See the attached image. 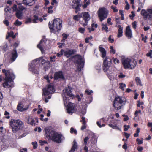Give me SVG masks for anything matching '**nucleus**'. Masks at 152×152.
<instances>
[{"mask_svg": "<svg viewBox=\"0 0 152 152\" xmlns=\"http://www.w3.org/2000/svg\"><path fill=\"white\" fill-rule=\"evenodd\" d=\"M152 50H150L146 54V56L148 57H149L150 58H152Z\"/></svg>", "mask_w": 152, "mask_h": 152, "instance_id": "nucleus-44", "label": "nucleus"}, {"mask_svg": "<svg viewBox=\"0 0 152 152\" xmlns=\"http://www.w3.org/2000/svg\"><path fill=\"white\" fill-rule=\"evenodd\" d=\"M47 40V39L43 38L41 40L39 43L37 45V48L40 50L42 54L45 53V50L44 49L46 48L47 46L46 42Z\"/></svg>", "mask_w": 152, "mask_h": 152, "instance_id": "nucleus-11", "label": "nucleus"}, {"mask_svg": "<svg viewBox=\"0 0 152 152\" xmlns=\"http://www.w3.org/2000/svg\"><path fill=\"white\" fill-rule=\"evenodd\" d=\"M123 117H125L124 118V119H123V121H126L129 120V118L127 115H123Z\"/></svg>", "mask_w": 152, "mask_h": 152, "instance_id": "nucleus-62", "label": "nucleus"}, {"mask_svg": "<svg viewBox=\"0 0 152 152\" xmlns=\"http://www.w3.org/2000/svg\"><path fill=\"white\" fill-rule=\"evenodd\" d=\"M16 12L15 15L16 17L19 19H22L23 12L18 11H17Z\"/></svg>", "mask_w": 152, "mask_h": 152, "instance_id": "nucleus-28", "label": "nucleus"}, {"mask_svg": "<svg viewBox=\"0 0 152 152\" xmlns=\"http://www.w3.org/2000/svg\"><path fill=\"white\" fill-rule=\"evenodd\" d=\"M34 0H23V3L26 5L31 6L33 4Z\"/></svg>", "mask_w": 152, "mask_h": 152, "instance_id": "nucleus-26", "label": "nucleus"}, {"mask_svg": "<svg viewBox=\"0 0 152 152\" xmlns=\"http://www.w3.org/2000/svg\"><path fill=\"white\" fill-rule=\"evenodd\" d=\"M73 19L74 20H78V16L77 15H74L73 17Z\"/></svg>", "mask_w": 152, "mask_h": 152, "instance_id": "nucleus-63", "label": "nucleus"}, {"mask_svg": "<svg viewBox=\"0 0 152 152\" xmlns=\"http://www.w3.org/2000/svg\"><path fill=\"white\" fill-rule=\"evenodd\" d=\"M110 7L113 10V12H116L118 11V10L117 9L116 7H114L113 5H112Z\"/></svg>", "mask_w": 152, "mask_h": 152, "instance_id": "nucleus-39", "label": "nucleus"}, {"mask_svg": "<svg viewBox=\"0 0 152 152\" xmlns=\"http://www.w3.org/2000/svg\"><path fill=\"white\" fill-rule=\"evenodd\" d=\"M85 29L82 27H80L78 28V31L81 34H84L85 32Z\"/></svg>", "mask_w": 152, "mask_h": 152, "instance_id": "nucleus-37", "label": "nucleus"}, {"mask_svg": "<svg viewBox=\"0 0 152 152\" xmlns=\"http://www.w3.org/2000/svg\"><path fill=\"white\" fill-rule=\"evenodd\" d=\"M119 86L120 88L123 91L124 90V88L126 86L125 84H124L123 83H120Z\"/></svg>", "mask_w": 152, "mask_h": 152, "instance_id": "nucleus-35", "label": "nucleus"}, {"mask_svg": "<svg viewBox=\"0 0 152 152\" xmlns=\"http://www.w3.org/2000/svg\"><path fill=\"white\" fill-rule=\"evenodd\" d=\"M43 79L46 80L47 83H50V80L49 79V77L48 75H45L43 77Z\"/></svg>", "mask_w": 152, "mask_h": 152, "instance_id": "nucleus-34", "label": "nucleus"}, {"mask_svg": "<svg viewBox=\"0 0 152 152\" xmlns=\"http://www.w3.org/2000/svg\"><path fill=\"white\" fill-rule=\"evenodd\" d=\"M56 57V56L55 55L53 56H50V62H54L55 61V59Z\"/></svg>", "mask_w": 152, "mask_h": 152, "instance_id": "nucleus-48", "label": "nucleus"}, {"mask_svg": "<svg viewBox=\"0 0 152 152\" xmlns=\"http://www.w3.org/2000/svg\"><path fill=\"white\" fill-rule=\"evenodd\" d=\"M124 68L125 69H133L136 66L137 62L133 58H128L122 59L121 61Z\"/></svg>", "mask_w": 152, "mask_h": 152, "instance_id": "nucleus-3", "label": "nucleus"}, {"mask_svg": "<svg viewBox=\"0 0 152 152\" xmlns=\"http://www.w3.org/2000/svg\"><path fill=\"white\" fill-rule=\"evenodd\" d=\"M118 27V33L117 37L118 38H119L123 35V28L120 25H119Z\"/></svg>", "mask_w": 152, "mask_h": 152, "instance_id": "nucleus-24", "label": "nucleus"}, {"mask_svg": "<svg viewBox=\"0 0 152 152\" xmlns=\"http://www.w3.org/2000/svg\"><path fill=\"white\" fill-rule=\"evenodd\" d=\"M17 11L23 12V11L25 9L24 7L22 6H18V7Z\"/></svg>", "mask_w": 152, "mask_h": 152, "instance_id": "nucleus-36", "label": "nucleus"}, {"mask_svg": "<svg viewBox=\"0 0 152 152\" xmlns=\"http://www.w3.org/2000/svg\"><path fill=\"white\" fill-rule=\"evenodd\" d=\"M22 104L21 103H19L18 104L17 106V109L19 111L23 112V107L21 105Z\"/></svg>", "mask_w": 152, "mask_h": 152, "instance_id": "nucleus-31", "label": "nucleus"}, {"mask_svg": "<svg viewBox=\"0 0 152 152\" xmlns=\"http://www.w3.org/2000/svg\"><path fill=\"white\" fill-rule=\"evenodd\" d=\"M81 5L80 4H73L72 5V8L75 10V12L76 13L80 10V7Z\"/></svg>", "mask_w": 152, "mask_h": 152, "instance_id": "nucleus-20", "label": "nucleus"}, {"mask_svg": "<svg viewBox=\"0 0 152 152\" xmlns=\"http://www.w3.org/2000/svg\"><path fill=\"white\" fill-rule=\"evenodd\" d=\"M11 55L12 56L10 58L11 61L14 62L18 56V54L16 48H14L11 52Z\"/></svg>", "mask_w": 152, "mask_h": 152, "instance_id": "nucleus-15", "label": "nucleus"}, {"mask_svg": "<svg viewBox=\"0 0 152 152\" xmlns=\"http://www.w3.org/2000/svg\"><path fill=\"white\" fill-rule=\"evenodd\" d=\"M85 92L86 94H87L88 95H90L91 93H93V91L91 90L90 91L86 90L85 91Z\"/></svg>", "mask_w": 152, "mask_h": 152, "instance_id": "nucleus-49", "label": "nucleus"}, {"mask_svg": "<svg viewBox=\"0 0 152 152\" xmlns=\"http://www.w3.org/2000/svg\"><path fill=\"white\" fill-rule=\"evenodd\" d=\"M126 102V101L124 100L122 97L118 96L115 97L114 99L113 104L114 109L116 110L121 109Z\"/></svg>", "mask_w": 152, "mask_h": 152, "instance_id": "nucleus-5", "label": "nucleus"}, {"mask_svg": "<svg viewBox=\"0 0 152 152\" xmlns=\"http://www.w3.org/2000/svg\"><path fill=\"white\" fill-rule=\"evenodd\" d=\"M55 91L54 86L52 83H50L43 90V95L45 96L48 95L53 93Z\"/></svg>", "mask_w": 152, "mask_h": 152, "instance_id": "nucleus-8", "label": "nucleus"}, {"mask_svg": "<svg viewBox=\"0 0 152 152\" xmlns=\"http://www.w3.org/2000/svg\"><path fill=\"white\" fill-rule=\"evenodd\" d=\"M34 122H35L34 120L33 119H32V118H31V121H30V124L32 126H34L35 125V123Z\"/></svg>", "mask_w": 152, "mask_h": 152, "instance_id": "nucleus-59", "label": "nucleus"}, {"mask_svg": "<svg viewBox=\"0 0 152 152\" xmlns=\"http://www.w3.org/2000/svg\"><path fill=\"white\" fill-rule=\"evenodd\" d=\"M11 10V8L9 6H7L4 9V11L6 12H9Z\"/></svg>", "mask_w": 152, "mask_h": 152, "instance_id": "nucleus-54", "label": "nucleus"}, {"mask_svg": "<svg viewBox=\"0 0 152 152\" xmlns=\"http://www.w3.org/2000/svg\"><path fill=\"white\" fill-rule=\"evenodd\" d=\"M135 81L137 86H142L143 85L142 84L141 80L139 77H136L135 78Z\"/></svg>", "mask_w": 152, "mask_h": 152, "instance_id": "nucleus-27", "label": "nucleus"}, {"mask_svg": "<svg viewBox=\"0 0 152 152\" xmlns=\"http://www.w3.org/2000/svg\"><path fill=\"white\" fill-rule=\"evenodd\" d=\"M4 115L6 116V118L9 119L10 118L9 116L10 113L7 111H5L4 113Z\"/></svg>", "mask_w": 152, "mask_h": 152, "instance_id": "nucleus-47", "label": "nucleus"}, {"mask_svg": "<svg viewBox=\"0 0 152 152\" xmlns=\"http://www.w3.org/2000/svg\"><path fill=\"white\" fill-rule=\"evenodd\" d=\"M76 52V51L75 49H68L67 51H64V56L67 58H69L70 56L74 54Z\"/></svg>", "mask_w": 152, "mask_h": 152, "instance_id": "nucleus-16", "label": "nucleus"}, {"mask_svg": "<svg viewBox=\"0 0 152 152\" xmlns=\"http://www.w3.org/2000/svg\"><path fill=\"white\" fill-rule=\"evenodd\" d=\"M78 59L75 61V63L77 64V70L80 72L82 69L84 67L85 62V60L83 59L80 55H77Z\"/></svg>", "mask_w": 152, "mask_h": 152, "instance_id": "nucleus-9", "label": "nucleus"}, {"mask_svg": "<svg viewBox=\"0 0 152 152\" xmlns=\"http://www.w3.org/2000/svg\"><path fill=\"white\" fill-rule=\"evenodd\" d=\"M39 142L40 143V145L41 146H43L45 144H47V142L45 140L42 141L40 140L39 141Z\"/></svg>", "mask_w": 152, "mask_h": 152, "instance_id": "nucleus-42", "label": "nucleus"}, {"mask_svg": "<svg viewBox=\"0 0 152 152\" xmlns=\"http://www.w3.org/2000/svg\"><path fill=\"white\" fill-rule=\"evenodd\" d=\"M48 137L50 139L58 143L61 142V134H49Z\"/></svg>", "mask_w": 152, "mask_h": 152, "instance_id": "nucleus-10", "label": "nucleus"}, {"mask_svg": "<svg viewBox=\"0 0 152 152\" xmlns=\"http://www.w3.org/2000/svg\"><path fill=\"white\" fill-rule=\"evenodd\" d=\"M73 143V144L69 152H74L75 150L77 149V142L75 140H74Z\"/></svg>", "mask_w": 152, "mask_h": 152, "instance_id": "nucleus-23", "label": "nucleus"}, {"mask_svg": "<svg viewBox=\"0 0 152 152\" xmlns=\"http://www.w3.org/2000/svg\"><path fill=\"white\" fill-rule=\"evenodd\" d=\"M64 51L63 49H61L59 53H58L56 54V56L58 57H60L61 56L63 55V54L64 55Z\"/></svg>", "mask_w": 152, "mask_h": 152, "instance_id": "nucleus-30", "label": "nucleus"}, {"mask_svg": "<svg viewBox=\"0 0 152 152\" xmlns=\"http://www.w3.org/2000/svg\"><path fill=\"white\" fill-rule=\"evenodd\" d=\"M144 104V102H140L139 100L137 101V106L138 107H140V105H142Z\"/></svg>", "mask_w": 152, "mask_h": 152, "instance_id": "nucleus-51", "label": "nucleus"}, {"mask_svg": "<svg viewBox=\"0 0 152 152\" xmlns=\"http://www.w3.org/2000/svg\"><path fill=\"white\" fill-rule=\"evenodd\" d=\"M29 69L33 73L37 75L39 74V67L34 66L33 65H32L30 66Z\"/></svg>", "mask_w": 152, "mask_h": 152, "instance_id": "nucleus-18", "label": "nucleus"}, {"mask_svg": "<svg viewBox=\"0 0 152 152\" xmlns=\"http://www.w3.org/2000/svg\"><path fill=\"white\" fill-rule=\"evenodd\" d=\"M75 106L73 104L70 102L67 105L66 108L67 113L68 114H70L74 112Z\"/></svg>", "mask_w": 152, "mask_h": 152, "instance_id": "nucleus-14", "label": "nucleus"}, {"mask_svg": "<svg viewBox=\"0 0 152 152\" xmlns=\"http://www.w3.org/2000/svg\"><path fill=\"white\" fill-rule=\"evenodd\" d=\"M32 21V20L30 18H28L26 20L25 23H31V22Z\"/></svg>", "mask_w": 152, "mask_h": 152, "instance_id": "nucleus-57", "label": "nucleus"}, {"mask_svg": "<svg viewBox=\"0 0 152 152\" xmlns=\"http://www.w3.org/2000/svg\"><path fill=\"white\" fill-rule=\"evenodd\" d=\"M31 144L33 145L34 149H35L37 148V144L36 141H35L34 142H32Z\"/></svg>", "mask_w": 152, "mask_h": 152, "instance_id": "nucleus-40", "label": "nucleus"}, {"mask_svg": "<svg viewBox=\"0 0 152 152\" xmlns=\"http://www.w3.org/2000/svg\"><path fill=\"white\" fill-rule=\"evenodd\" d=\"M118 77L119 78H122L125 77L126 75L124 74H123V73L120 72L119 73V75H118Z\"/></svg>", "mask_w": 152, "mask_h": 152, "instance_id": "nucleus-45", "label": "nucleus"}, {"mask_svg": "<svg viewBox=\"0 0 152 152\" xmlns=\"http://www.w3.org/2000/svg\"><path fill=\"white\" fill-rule=\"evenodd\" d=\"M80 121L82 122V124H86V121L85 117H82L81 118V120Z\"/></svg>", "mask_w": 152, "mask_h": 152, "instance_id": "nucleus-53", "label": "nucleus"}, {"mask_svg": "<svg viewBox=\"0 0 152 152\" xmlns=\"http://www.w3.org/2000/svg\"><path fill=\"white\" fill-rule=\"evenodd\" d=\"M125 35L128 37L129 39H130L132 37V31L129 26H127L126 27Z\"/></svg>", "mask_w": 152, "mask_h": 152, "instance_id": "nucleus-17", "label": "nucleus"}, {"mask_svg": "<svg viewBox=\"0 0 152 152\" xmlns=\"http://www.w3.org/2000/svg\"><path fill=\"white\" fill-rule=\"evenodd\" d=\"M90 4V2L89 1H88L86 3V4H85L83 5L82 6L83 9H85L87 7L88 5Z\"/></svg>", "mask_w": 152, "mask_h": 152, "instance_id": "nucleus-43", "label": "nucleus"}, {"mask_svg": "<svg viewBox=\"0 0 152 152\" xmlns=\"http://www.w3.org/2000/svg\"><path fill=\"white\" fill-rule=\"evenodd\" d=\"M20 152H27V149L26 148H24L21 149Z\"/></svg>", "mask_w": 152, "mask_h": 152, "instance_id": "nucleus-64", "label": "nucleus"}, {"mask_svg": "<svg viewBox=\"0 0 152 152\" xmlns=\"http://www.w3.org/2000/svg\"><path fill=\"white\" fill-rule=\"evenodd\" d=\"M136 141L137 142V144L138 145L141 144L142 143V140H140L139 138H137L136 139Z\"/></svg>", "mask_w": 152, "mask_h": 152, "instance_id": "nucleus-56", "label": "nucleus"}, {"mask_svg": "<svg viewBox=\"0 0 152 152\" xmlns=\"http://www.w3.org/2000/svg\"><path fill=\"white\" fill-rule=\"evenodd\" d=\"M71 90L72 89L70 88V87H68L65 89V93L67 96L73 98L74 97V96L72 93Z\"/></svg>", "mask_w": 152, "mask_h": 152, "instance_id": "nucleus-19", "label": "nucleus"}, {"mask_svg": "<svg viewBox=\"0 0 152 152\" xmlns=\"http://www.w3.org/2000/svg\"><path fill=\"white\" fill-rule=\"evenodd\" d=\"M2 71V72L4 74L5 76L4 80L5 81L2 84L3 86L6 88H10L11 87L12 84H9V83H10L15 78V76L12 71L11 69L7 70L5 69H3Z\"/></svg>", "mask_w": 152, "mask_h": 152, "instance_id": "nucleus-1", "label": "nucleus"}, {"mask_svg": "<svg viewBox=\"0 0 152 152\" xmlns=\"http://www.w3.org/2000/svg\"><path fill=\"white\" fill-rule=\"evenodd\" d=\"M141 113V111L140 110L136 111L134 113V115L135 116V117H138V113Z\"/></svg>", "mask_w": 152, "mask_h": 152, "instance_id": "nucleus-55", "label": "nucleus"}, {"mask_svg": "<svg viewBox=\"0 0 152 152\" xmlns=\"http://www.w3.org/2000/svg\"><path fill=\"white\" fill-rule=\"evenodd\" d=\"M118 124V121L116 120H114L111 121V123L108 124L109 126L113 128H115L117 126Z\"/></svg>", "mask_w": 152, "mask_h": 152, "instance_id": "nucleus-22", "label": "nucleus"}, {"mask_svg": "<svg viewBox=\"0 0 152 152\" xmlns=\"http://www.w3.org/2000/svg\"><path fill=\"white\" fill-rule=\"evenodd\" d=\"M70 133H77V131L73 127H72L70 129Z\"/></svg>", "mask_w": 152, "mask_h": 152, "instance_id": "nucleus-50", "label": "nucleus"}, {"mask_svg": "<svg viewBox=\"0 0 152 152\" xmlns=\"http://www.w3.org/2000/svg\"><path fill=\"white\" fill-rule=\"evenodd\" d=\"M112 64V59L110 57L106 56L104 59L103 65L102 69L104 72H106L111 66Z\"/></svg>", "mask_w": 152, "mask_h": 152, "instance_id": "nucleus-7", "label": "nucleus"}, {"mask_svg": "<svg viewBox=\"0 0 152 152\" xmlns=\"http://www.w3.org/2000/svg\"><path fill=\"white\" fill-rule=\"evenodd\" d=\"M12 8L13 9L14 11H16L18 10V8L16 5H14L12 7Z\"/></svg>", "mask_w": 152, "mask_h": 152, "instance_id": "nucleus-60", "label": "nucleus"}, {"mask_svg": "<svg viewBox=\"0 0 152 152\" xmlns=\"http://www.w3.org/2000/svg\"><path fill=\"white\" fill-rule=\"evenodd\" d=\"M53 78L54 79L56 80L59 79H64L65 78L63 72L61 71L55 72L54 74Z\"/></svg>", "mask_w": 152, "mask_h": 152, "instance_id": "nucleus-13", "label": "nucleus"}, {"mask_svg": "<svg viewBox=\"0 0 152 152\" xmlns=\"http://www.w3.org/2000/svg\"><path fill=\"white\" fill-rule=\"evenodd\" d=\"M45 133H56L53 130V128L51 126L47 127L45 128L44 129Z\"/></svg>", "mask_w": 152, "mask_h": 152, "instance_id": "nucleus-21", "label": "nucleus"}, {"mask_svg": "<svg viewBox=\"0 0 152 152\" xmlns=\"http://www.w3.org/2000/svg\"><path fill=\"white\" fill-rule=\"evenodd\" d=\"M132 27L134 29H136L137 27V22L136 21H134L132 23Z\"/></svg>", "mask_w": 152, "mask_h": 152, "instance_id": "nucleus-58", "label": "nucleus"}, {"mask_svg": "<svg viewBox=\"0 0 152 152\" xmlns=\"http://www.w3.org/2000/svg\"><path fill=\"white\" fill-rule=\"evenodd\" d=\"M102 30L104 31L106 33H107L109 31L108 30V27L107 26V24H102Z\"/></svg>", "mask_w": 152, "mask_h": 152, "instance_id": "nucleus-29", "label": "nucleus"}, {"mask_svg": "<svg viewBox=\"0 0 152 152\" xmlns=\"http://www.w3.org/2000/svg\"><path fill=\"white\" fill-rule=\"evenodd\" d=\"M129 125H124V130L125 131H127L128 129L129 128Z\"/></svg>", "mask_w": 152, "mask_h": 152, "instance_id": "nucleus-61", "label": "nucleus"}, {"mask_svg": "<svg viewBox=\"0 0 152 152\" xmlns=\"http://www.w3.org/2000/svg\"><path fill=\"white\" fill-rule=\"evenodd\" d=\"M99 50L102 53V57L104 58L105 57L106 54L105 49L102 47L99 46Z\"/></svg>", "mask_w": 152, "mask_h": 152, "instance_id": "nucleus-25", "label": "nucleus"}, {"mask_svg": "<svg viewBox=\"0 0 152 152\" xmlns=\"http://www.w3.org/2000/svg\"><path fill=\"white\" fill-rule=\"evenodd\" d=\"M14 24L16 26H20L22 24V23L17 19L16 20L15 22L14 23Z\"/></svg>", "mask_w": 152, "mask_h": 152, "instance_id": "nucleus-41", "label": "nucleus"}, {"mask_svg": "<svg viewBox=\"0 0 152 152\" xmlns=\"http://www.w3.org/2000/svg\"><path fill=\"white\" fill-rule=\"evenodd\" d=\"M12 131L16 133L20 130L23 126V122L20 120H15L12 119L10 122Z\"/></svg>", "mask_w": 152, "mask_h": 152, "instance_id": "nucleus-4", "label": "nucleus"}, {"mask_svg": "<svg viewBox=\"0 0 152 152\" xmlns=\"http://www.w3.org/2000/svg\"><path fill=\"white\" fill-rule=\"evenodd\" d=\"M82 14H83L82 18L85 21V23L83 22L80 23L83 26L85 27L87 25L88 22L90 19V17L89 14L88 12H82Z\"/></svg>", "mask_w": 152, "mask_h": 152, "instance_id": "nucleus-12", "label": "nucleus"}, {"mask_svg": "<svg viewBox=\"0 0 152 152\" xmlns=\"http://www.w3.org/2000/svg\"><path fill=\"white\" fill-rule=\"evenodd\" d=\"M62 20L59 18L54 19L52 21L49 22L48 26L51 32H58L61 29Z\"/></svg>", "mask_w": 152, "mask_h": 152, "instance_id": "nucleus-2", "label": "nucleus"}, {"mask_svg": "<svg viewBox=\"0 0 152 152\" xmlns=\"http://www.w3.org/2000/svg\"><path fill=\"white\" fill-rule=\"evenodd\" d=\"M14 32L13 31H11L10 33L9 32L8 33V35L6 37V39H7L8 38L10 37H12V36L14 35Z\"/></svg>", "mask_w": 152, "mask_h": 152, "instance_id": "nucleus-38", "label": "nucleus"}, {"mask_svg": "<svg viewBox=\"0 0 152 152\" xmlns=\"http://www.w3.org/2000/svg\"><path fill=\"white\" fill-rule=\"evenodd\" d=\"M108 12L107 9L104 7L99 9L98 11V15L100 21H102L107 18Z\"/></svg>", "mask_w": 152, "mask_h": 152, "instance_id": "nucleus-6", "label": "nucleus"}, {"mask_svg": "<svg viewBox=\"0 0 152 152\" xmlns=\"http://www.w3.org/2000/svg\"><path fill=\"white\" fill-rule=\"evenodd\" d=\"M62 36L63 39L61 40V42H64L65 41L66 39L67 38L68 36V35H67L65 33H63L62 34Z\"/></svg>", "mask_w": 152, "mask_h": 152, "instance_id": "nucleus-32", "label": "nucleus"}, {"mask_svg": "<svg viewBox=\"0 0 152 152\" xmlns=\"http://www.w3.org/2000/svg\"><path fill=\"white\" fill-rule=\"evenodd\" d=\"M33 17L34 18L32 19V22L35 23H37V21H38L39 20L38 16L36 15H34Z\"/></svg>", "mask_w": 152, "mask_h": 152, "instance_id": "nucleus-33", "label": "nucleus"}, {"mask_svg": "<svg viewBox=\"0 0 152 152\" xmlns=\"http://www.w3.org/2000/svg\"><path fill=\"white\" fill-rule=\"evenodd\" d=\"M110 52L114 54L115 53V50L113 49V46H111L110 47Z\"/></svg>", "mask_w": 152, "mask_h": 152, "instance_id": "nucleus-46", "label": "nucleus"}, {"mask_svg": "<svg viewBox=\"0 0 152 152\" xmlns=\"http://www.w3.org/2000/svg\"><path fill=\"white\" fill-rule=\"evenodd\" d=\"M112 35H110L108 38V41H109L111 43L113 42L114 40L113 39H112Z\"/></svg>", "mask_w": 152, "mask_h": 152, "instance_id": "nucleus-52", "label": "nucleus"}]
</instances>
